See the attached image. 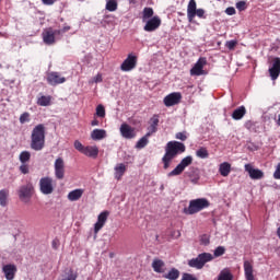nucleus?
<instances>
[{
  "instance_id": "nucleus-1",
  "label": "nucleus",
  "mask_w": 280,
  "mask_h": 280,
  "mask_svg": "<svg viewBox=\"0 0 280 280\" xmlns=\"http://www.w3.org/2000/svg\"><path fill=\"white\" fill-rule=\"evenodd\" d=\"M185 144L178 141H170L165 147V154L162 158L164 170H168L172 165V161L178 156V154L185 152Z\"/></svg>"
},
{
  "instance_id": "nucleus-2",
  "label": "nucleus",
  "mask_w": 280,
  "mask_h": 280,
  "mask_svg": "<svg viewBox=\"0 0 280 280\" xmlns=\"http://www.w3.org/2000/svg\"><path fill=\"white\" fill-rule=\"evenodd\" d=\"M210 205L207 198L192 199L189 201L188 208L184 209V213H186V215H194L200 213L203 209H208Z\"/></svg>"
},
{
  "instance_id": "nucleus-3",
  "label": "nucleus",
  "mask_w": 280,
  "mask_h": 280,
  "mask_svg": "<svg viewBox=\"0 0 280 280\" xmlns=\"http://www.w3.org/2000/svg\"><path fill=\"white\" fill-rule=\"evenodd\" d=\"M207 19L205 9H197L196 0H190L187 5V19L189 23H194V19Z\"/></svg>"
},
{
  "instance_id": "nucleus-4",
  "label": "nucleus",
  "mask_w": 280,
  "mask_h": 280,
  "mask_svg": "<svg viewBox=\"0 0 280 280\" xmlns=\"http://www.w3.org/2000/svg\"><path fill=\"white\" fill-rule=\"evenodd\" d=\"M209 261H213V255L209 253L199 254L196 258L188 260V266L190 268H196L197 270H202L205 268V264H209Z\"/></svg>"
},
{
  "instance_id": "nucleus-5",
  "label": "nucleus",
  "mask_w": 280,
  "mask_h": 280,
  "mask_svg": "<svg viewBox=\"0 0 280 280\" xmlns=\"http://www.w3.org/2000/svg\"><path fill=\"white\" fill-rule=\"evenodd\" d=\"M74 148L83 154L84 156H88L89 159H95L100 154V148L97 145H86L82 144L79 140L74 141Z\"/></svg>"
},
{
  "instance_id": "nucleus-6",
  "label": "nucleus",
  "mask_w": 280,
  "mask_h": 280,
  "mask_svg": "<svg viewBox=\"0 0 280 280\" xmlns=\"http://www.w3.org/2000/svg\"><path fill=\"white\" fill-rule=\"evenodd\" d=\"M191 163H194V158H191V155L184 158L180 161V163L172 172H170L167 174V177L172 178V176H180V174H183V172H185V168L189 167V165H191Z\"/></svg>"
},
{
  "instance_id": "nucleus-7",
  "label": "nucleus",
  "mask_w": 280,
  "mask_h": 280,
  "mask_svg": "<svg viewBox=\"0 0 280 280\" xmlns=\"http://www.w3.org/2000/svg\"><path fill=\"white\" fill-rule=\"evenodd\" d=\"M39 189L44 196L54 194V179L51 177H42L39 179Z\"/></svg>"
},
{
  "instance_id": "nucleus-8",
  "label": "nucleus",
  "mask_w": 280,
  "mask_h": 280,
  "mask_svg": "<svg viewBox=\"0 0 280 280\" xmlns=\"http://www.w3.org/2000/svg\"><path fill=\"white\" fill-rule=\"evenodd\" d=\"M43 40L45 43V45H54V43H56V36H60V31H57L54 28H46L43 33Z\"/></svg>"
},
{
  "instance_id": "nucleus-9",
  "label": "nucleus",
  "mask_w": 280,
  "mask_h": 280,
  "mask_svg": "<svg viewBox=\"0 0 280 280\" xmlns=\"http://www.w3.org/2000/svg\"><path fill=\"white\" fill-rule=\"evenodd\" d=\"M145 25L143 26L144 32H156L159 27H161V18L159 15H154L153 18L147 20Z\"/></svg>"
},
{
  "instance_id": "nucleus-10",
  "label": "nucleus",
  "mask_w": 280,
  "mask_h": 280,
  "mask_svg": "<svg viewBox=\"0 0 280 280\" xmlns=\"http://www.w3.org/2000/svg\"><path fill=\"white\" fill-rule=\"evenodd\" d=\"M46 80L50 86H58V84H65L67 82V78L60 75L59 72H49Z\"/></svg>"
},
{
  "instance_id": "nucleus-11",
  "label": "nucleus",
  "mask_w": 280,
  "mask_h": 280,
  "mask_svg": "<svg viewBox=\"0 0 280 280\" xmlns=\"http://www.w3.org/2000/svg\"><path fill=\"white\" fill-rule=\"evenodd\" d=\"M180 100H183V94L179 92H173L164 97V105L170 108V106L180 104Z\"/></svg>"
},
{
  "instance_id": "nucleus-12",
  "label": "nucleus",
  "mask_w": 280,
  "mask_h": 280,
  "mask_svg": "<svg viewBox=\"0 0 280 280\" xmlns=\"http://www.w3.org/2000/svg\"><path fill=\"white\" fill-rule=\"evenodd\" d=\"M108 215H110V212L103 211L97 217V222L94 224V233L97 235L102 229H104V225L106 224L108 220Z\"/></svg>"
},
{
  "instance_id": "nucleus-13",
  "label": "nucleus",
  "mask_w": 280,
  "mask_h": 280,
  "mask_svg": "<svg viewBox=\"0 0 280 280\" xmlns=\"http://www.w3.org/2000/svg\"><path fill=\"white\" fill-rule=\"evenodd\" d=\"M55 177L58 180H62L65 178V160L62 158H57L55 160Z\"/></svg>"
},
{
  "instance_id": "nucleus-14",
  "label": "nucleus",
  "mask_w": 280,
  "mask_h": 280,
  "mask_svg": "<svg viewBox=\"0 0 280 280\" xmlns=\"http://www.w3.org/2000/svg\"><path fill=\"white\" fill-rule=\"evenodd\" d=\"M137 67V56L129 54L120 66L121 71H132Z\"/></svg>"
},
{
  "instance_id": "nucleus-15",
  "label": "nucleus",
  "mask_w": 280,
  "mask_h": 280,
  "mask_svg": "<svg viewBox=\"0 0 280 280\" xmlns=\"http://www.w3.org/2000/svg\"><path fill=\"white\" fill-rule=\"evenodd\" d=\"M269 75L273 81L277 80V78H279L280 75V58L279 57H275L271 60V66L269 67Z\"/></svg>"
},
{
  "instance_id": "nucleus-16",
  "label": "nucleus",
  "mask_w": 280,
  "mask_h": 280,
  "mask_svg": "<svg viewBox=\"0 0 280 280\" xmlns=\"http://www.w3.org/2000/svg\"><path fill=\"white\" fill-rule=\"evenodd\" d=\"M205 65H207V59L202 57L199 58L190 69V75H205Z\"/></svg>"
},
{
  "instance_id": "nucleus-17",
  "label": "nucleus",
  "mask_w": 280,
  "mask_h": 280,
  "mask_svg": "<svg viewBox=\"0 0 280 280\" xmlns=\"http://www.w3.org/2000/svg\"><path fill=\"white\" fill-rule=\"evenodd\" d=\"M34 194V186L32 184H26L21 186L19 189L20 200H27V198H32Z\"/></svg>"
},
{
  "instance_id": "nucleus-18",
  "label": "nucleus",
  "mask_w": 280,
  "mask_h": 280,
  "mask_svg": "<svg viewBox=\"0 0 280 280\" xmlns=\"http://www.w3.org/2000/svg\"><path fill=\"white\" fill-rule=\"evenodd\" d=\"M245 172L248 173L253 180H261L264 178V173L259 168H254L250 164H245Z\"/></svg>"
},
{
  "instance_id": "nucleus-19",
  "label": "nucleus",
  "mask_w": 280,
  "mask_h": 280,
  "mask_svg": "<svg viewBox=\"0 0 280 280\" xmlns=\"http://www.w3.org/2000/svg\"><path fill=\"white\" fill-rule=\"evenodd\" d=\"M120 135L124 137V139H135L137 137V133L135 132V128H132L128 124H122L120 126Z\"/></svg>"
},
{
  "instance_id": "nucleus-20",
  "label": "nucleus",
  "mask_w": 280,
  "mask_h": 280,
  "mask_svg": "<svg viewBox=\"0 0 280 280\" xmlns=\"http://www.w3.org/2000/svg\"><path fill=\"white\" fill-rule=\"evenodd\" d=\"M16 265H4L2 267V272L4 273V277L7 280H14V277H16Z\"/></svg>"
},
{
  "instance_id": "nucleus-21",
  "label": "nucleus",
  "mask_w": 280,
  "mask_h": 280,
  "mask_svg": "<svg viewBox=\"0 0 280 280\" xmlns=\"http://www.w3.org/2000/svg\"><path fill=\"white\" fill-rule=\"evenodd\" d=\"M45 132H46L45 125L39 124L33 128L31 137H34L36 139H42L43 141H45Z\"/></svg>"
},
{
  "instance_id": "nucleus-22",
  "label": "nucleus",
  "mask_w": 280,
  "mask_h": 280,
  "mask_svg": "<svg viewBox=\"0 0 280 280\" xmlns=\"http://www.w3.org/2000/svg\"><path fill=\"white\" fill-rule=\"evenodd\" d=\"M159 130V115H153L150 119V126L148 127V133L147 137H151Z\"/></svg>"
},
{
  "instance_id": "nucleus-23",
  "label": "nucleus",
  "mask_w": 280,
  "mask_h": 280,
  "mask_svg": "<svg viewBox=\"0 0 280 280\" xmlns=\"http://www.w3.org/2000/svg\"><path fill=\"white\" fill-rule=\"evenodd\" d=\"M45 148V140H42L40 138H34V136H31V149L35 152H40Z\"/></svg>"
},
{
  "instance_id": "nucleus-24",
  "label": "nucleus",
  "mask_w": 280,
  "mask_h": 280,
  "mask_svg": "<svg viewBox=\"0 0 280 280\" xmlns=\"http://www.w3.org/2000/svg\"><path fill=\"white\" fill-rule=\"evenodd\" d=\"M152 268L154 272L163 275V272H165V261L161 260L160 258H154L152 262Z\"/></svg>"
},
{
  "instance_id": "nucleus-25",
  "label": "nucleus",
  "mask_w": 280,
  "mask_h": 280,
  "mask_svg": "<svg viewBox=\"0 0 280 280\" xmlns=\"http://www.w3.org/2000/svg\"><path fill=\"white\" fill-rule=\"evenodd\" d=\"M91 140L92 141H102V139H106V130L105 129H94L91 132Z\"/></svg>"
},
{
  "instance_id": "nucleus-26",
  "label": "nucleus",
  "mask_w": 280,
  "mask_h": 280,
  "mask_svg": "<svg viewBox=\"0 0 280 280\" xmlns=\"http://www.w3.org/2000/svg\"><path fill=\"white\" fill-rule=\"evenodd\" d=\"M244 272L246 280H255V276L253 275V264L250 261H244Z\"/></svg>"
},
{
  "instance_id": "nucleus-27",
  "label": "nucleus",
  "mask_w": 280,
  "mask_h": 280,
  "mask_svg": "<svg viewBox=\"0 0 280 280\" xmlns=\"http://www.w3.org/2000/svg\"><path fill=\"white\" fill-rule=\"evenodd\" d=\"M84 194L83 189H74L68 194V200L71 202H75L77 200H80Z\"/></svg>"
},
{
  "instance_id": "nucleus-28",
  "label": "nucleus",
  "mask_w": 280,
  "mask_h": 280,
  "mask_svg": "<svg viewBox=\"0 0 280 280\" xmlns=\"http://www.w3.org/2000/svg\"><path fill=\"white\" fill-rule=\"evenodd\" d=\"M246 115V107L240 106L232 113V119H235V121H240L244 116Z\"/></svg>"
},
{
  "instance_id": "nucleus-29",
  "label": "nucleus",
  "mask_w": 280,
  "mask_h": 280,
  "mask_svg": "<svg viewBox=\"0 0 280 280\" xmlns=\"http://www.w3.org/2000/svg\"><path fill=\"white\" fill-rule=\"evenodd\" d=\"M219 173L221 176L226 177L231 174V163L229 162H223L219 166Z\"/></svg>"
},
{
  "instance_id": "nucleus-30",
  "label": "nucleus",
  "mask_w": 280,
  "mask_h": 280,
  "mask_svg": "<svg viewBox=\"0 0 280 280\" xmlns=\"http://www.w3.org/2000/svg\"><path fill=\"white\" fill-rule=\"evenodd\" d=\"M124 174H126V165L124 163L117 164L115 166V178H117V180H121V176H124Z\"/></svg>"
},
{
  "instance_id": "nucleus-31",
  "label": "nucleus",
  "mask_w": 280,
  "mask_h": 280,
  "mask_svg": "<svg viewBox=\"0 0 280 280\" xmlns=\"http://www.w3.org/2000/svg\"><path fill=\"white\" fill-rule=\"evenodd\" d=\"M8 198H10V190H0V207H8Z\"/></svg>"
},
{
  "instance_id": "nucleus-32",
  "label": "nucleus",
  "mask_w": 280,
  "mask_h": 280,
  "mask_svg": "<svg viewBox=\"0 0 280 280\" xmlns=\"http://www.w3.org/2000/svg\"><path fill=\"white\" fill-rule=\"evenodd\" d=\"M180 277V271L176 268H172L167 273L163 276L164 279L177 280Z\"/></svg>"
},
{
  "instance_id": "nucleus-33",
  "label": "nucleus",
  "mask_w": 280,
  "mask_h": 280,
  "mask_svg": "<svg viewBox=\"0 0 280 280\" xmlns=\"http://www.w3.org/2000/svg\"><path fill=\"white\" fill-rule=\"evenodd\" d=\"M154 18V9L153 8H144L142 11V22H147L150 19Z\"/></svg>"
},
{
  "instance_id": "nucleus-34",
  "label": "nucleus",
  "mask_w": 280,
  "mask_h": 280,
  "mask_svg": "<svg viewBox=\"0 0 280 280\" xmlns=\"http://www.w3.org/2000/svg\"><path fill=\"white\" fill-rule=\"evenodd\" d=\"M218 280H233V273H231V269L225 268L221 270Z\"/></svg>"
},
{
  "instance_id": "nucleus-35",
  "label": "nucleus",
  "mask_w": 280,
  "mask_h": 280,
  "mask_svg": "<svg viewBox=\"0 0 280 280\" xmlns=\"http://www.w3.org/2000/svg\"><path fill=\"white\" fill-rule=\"evenodd\" d=\"M37 105L38 106H51V96H40L37 98Z\"/></svg>"
},
{
  "instance_id": "nucleus-36",
  "label": "nucleus",
  "mask_w": 280,
  "mask_h": 280,
  "mask_svg": "<svg viewBox=\"0 0 280 280\" xmlns=\"http://www.w3.org/2000/svg\"><path fill=\"white\" fill-rule=\"evenodd\" d=\"M30 159H32V153H30V151H22L20 153V163L26 164L30 162Z\"/></svg>"
},
{
  "instance_id": "nucleus-37",
  "label": "nucleus",
  "mask_w": 280,
  "mask_h": 280,
  "mask_svg": "<svg viewBox=\"0 0 280 280\" xmlns=\"http://www.w3.org/2000/svg\"><path fill=\"white\" fill-rule=\"evenodd\" d=\"M196 155L199 159H209V151L207 150V148L201 147L199 150L196 151Z\"/></svg>"
},
{
  "instance_id": "nucleus-38",
  "label": "nucleus",
  "mask_w": 280,
  "mask_h": 280,
  "mask_svg": "<svg viewBox=\"0 0 280 280\" xmlns=\"http://www.w3.org/2000/svg\"><path fill=\"white\" fill-rule=\"evenodd\" d=\"M148 135H145V137H142L136 144V148H138V150H142V148H145V145H148L149 140H148Z\"/></svg>"
},
{
  "instance_id": "nucleus-39",
  "label": "nucleus",
  "mask_w": 280,
  "mask_h": 280,
  "mask_svg": "<svg viewBox=\"0 0 280 280\" xmlns=\"http://www.w3.org/2000/svg\"><path fill=\"white\" fill-rule=\"evenodd\" d=\"M106 10L108 12H115L117 10V2L115 0H107Z\"/></svg>"
},
{
  "instance_id": "nucleus-40",
  "label": "nucleus",
  "mask_w": 280,
  "mask_h": 280,
  "mask_svg": "<svg viewBox=\"0 0 280 280\" xmlns=\"http://www.w3.org/2000/svg\"><path fill=\"white\" fill-rule=\"evenodd\" d=\"M96 117H101L102 119H104V117H106V108L104 107V105H97Z\"/></svg>"
},
{
  "instance_id": "nucleus-41",
  "label": "nucleus",
  "mask_w": 280,
  "mask_h": 280,
  "mask_svg": "<svg viewBox=\"0 0 280 280\" xmlns=\"http://www.w3.org/2000/svg\"><path fill=\"white\" fill-rule=\"evenodd\" d=\"M225 47L228 49H230V51H233V49H235V47H237V40L232 39L225 43Z\"/></svg>"
},
{
  "instance_id": "nucleus-42",
  "label": "nucleus",
  "mask_w": 280,
  "mask_h": 280,
  "mask_svg": "<svg viewBox=\"0 0 280 280\" xmlns=\"http://www.w3.org/2000/svg\"><path fill=\"white\" fill-rule=\"evenodd\" d=\"M224 253H226V248H224L223 246H219L214 249V257H222Z\"/></svg>"
},
{
  "instance_id": "nucleus-43",
  "label": "nucleus",
  "mask_w": 280,
  "mask_h": 280,
  "mask_svg": "<svg viewBox=\"0 0 280 280\" xmlns=\"http://www.w3.org/2000/svg\"><path fill=\"white\" fill-rule=\"evenodd\" d=\"M189 178L192 185H197L198 180H200V175L195 171L192 175H189Z\"/></svg>"
},
{
  "instance_id": "nucleus-44",
  "label": "nucleus",
  "mask_w": 280,
  "mask_h": 280,
  "mask_svg": "<svg viewBox=\"0 0 280 280\" xmlns=\"http://www.w3.org/2000/svg\"><path fill=\"white\" fill-rule=\"evenodd\" d=\"M30 121V113L25 112L20 116V124H27Z\"/></svg>"
},
{
  "instance_id": "nucleus-45",
  "label": "nucleus",
  "mask_w": 280,
  "mask_h": 280,
  "mask_svg": "<svg viewBox=\"0 0 280 280\" xmlns=\"http://www.w3.org/2000/svg\"><path fill=\"white\" fill-rule=\"evenodd\" d=\"M236 9L240 12H244V10H246V1H238V2H236Z\"/></svg>"
},
{
  "instance_id": "nucleus-46",
  "label": "nucleus",
  "mask_w": 280,
  "mask_h": 280,
  "mask_svg": "<svg viewBox=\"0 0 280 280\" xmlns=\"http://www.w3.org/2000/svg\"><path fill=\"white\" fill-rule=\"evenodd\" d=\"M175 139L179 141H187V132H177Z\"/></svg>"
},
{
  "instance_id": "nucleus-47",
  "label": "nucleus",
  "mask_w": 280,
  "mask_h": 280,
  "mask_svg": "<svg viewBox=\"0 0 280 280\" xmlns=\"http://www.w3.org/2000/svg\"><path fill=\"white\" fill-rule=\"evenodd\" d=\"M20 172L22 174H30V165L22 163L20 166Z\"/></svg>"
},
{
  "instance_id": "nucleus-48",
  "label": "nucleus",
  "mask_w": 280,
  "mask_h": 280,
  "mask_svg": "<svg viewBox=\"0 0 280 280\" xmlns=\"http://www.w3.org/2000/svg\"><path fill=\"white\" fill-rule=\"evenodd\" d=\"M236 13L235 8L233 7H229L225 9V14H228V16H233Z\"/></svg>"
},
{
  "instance_id": "nucleus-49",
  "label": "nucleus",
  "mask_w": 280,
  "mask_h": 280,
  "mask_svg": "<svg viewBox=\"0 0 280 280\" xmlns=\"http://www.w3.org/2000/svg\"><path fill=\"white\" fill-rule=\"evenodd\" d=\"M273 178H276V180H280V163L277 165V168L273 173Z\"/></svg>"
},
{
  "instance_id": "nucleus-50",
  "label": "nucleus",
  "mask_w": 280,
  "mask_h": 280,
  "mask_svg": "<svg viewBox=\"0 0 280 280\" xmlns=\"http://www.w3.org/2000/svg\"><path fill=\"white\" fill-rule=\"evenodd\" d=\"M180 280H198L191 273H184Z\"/></svg>"
},
{
  "instance_id": "nucleus-51",
  "label": "nucleus",
  "mask_w": 280,
  "mask_h": 280,
  "mask_svg": "<svg viewBox=\"0 0 280 280\" xmlns=\"http://www.w3.org/2000/svg\"><path fill=\"white\" fill-rule=\"evenodd\" d=\"M103 78H102V73H98L97 75H95L93 78V82H95V84L102 82Z\"/></svg>"
},
{
  "instance_id": "nucleus-52",
  "label": "nucleus",
  "mask_w": 280,
  "mask_h": 280,
  "mask_svg": "<svg viewBox=\"0 0 280 280\" xmlns=\"http://www.w3.org/2000/svg\"><path fill=\"white\" fill-rule=\"evenodd\" d=\"M44 5H54V3H56L55 0H42Z\"/></svg>"
},
{
  "instance_id": "nucleus-53",
  "label": "nucleus",
  "mask_w": 280,
  "mask_h": 280,
  "mask_svg": "<svg viewBox=\"0 0 280 280\" xmlns=\"http://www.w3.org/2000/svg\"><path fill=\"white\" fill-rule=\"evenodd\" d=\"M69 30H71V26L66 25L62 27V30H59V32H60V34H65V33L69 32Z\"/></svg>"
},
{
  "instance_id": "nucleus-54",
  "label": "nucleus",
  "mask_w": 280,
  "mask_h": 280,
  "mask_svg": "<svg viewBox=\"0 0 280 280\" xmlns=\"http://www.w3.org/2000/svg\"><path fill=\"white\" fill-rule=\"evenodd\" d=\"M201 244H203L205 246L209 244V237H207V235L201 237Z\"/></svg>"
},
{
  "instance_id": "nucleus-55",
  "label": "nucleus",
  "mask_w": 280,
  "mask_h": 280,
  "mask_svg": "<svg viewBox=\"0 0 280 280\" xmlns=\"http://www.w3.org/2000/svg\"><path fill=\"white\" fill-rule=\"evenodd\" d=\"M91 126H100V120L97 119L92 120Z\"/></svg>"
},
{
  "instance_id": "nucleus-56",
  "label": "nucleus",
  "mask_w": 280,
  "mask_h": 280,
  "mask_svg": "<svg viewBox=\"0 0 280 280\" xmlns=\"http://www.w3.org/2000/svg\"><path fill=\"white\" fill-rule=\"evenodd\" d=\"M277 234H278V237L280 238V226L278 228Z\"/></svg>"
},
{
  "instance_id": "nucleus-57",
  "label": "nucleus",
  "mask_w": 280,
  "mask_h": 280,
  "mask_svg": "<svg viewBox=\"0 0 280 280\" xmlns=\"http://www.w3.org/2000/svg\"><path fill=\"white\" fill-rule=\"evenodd\" d=\"M278 126H280V115H278V121H277Z\"/></svg>"
},
{
  "instance_id": "nucleus-58",
  "label": "nucleus",
  "mask_w": 280,
  "mask_h": 280,
  "mask_svg": "<svg viewBox=\"0 0 280 280\" xmlns=\"http://www.w3.org/2000/svg\"><path fill=\"white\" fill-rule=\"evenodd\" d=\"M52 246L56 248V243H54Z\"/></svg>"
},
{
  "instance_id": "nucleus-59",
  "label": "nucleus",
  "mask_w": 280,
  "mask_h": 280,
  "mask_svg": "<svg viewBox=\"0 0 280 280\" xmlns=\"http://www.w3.org/2000/svg\"><path fill=\"white\" fill-rule=\"evenodd\" d=\"M52 244H56V241H54Z\"/></svg>"
}]
</instances>
